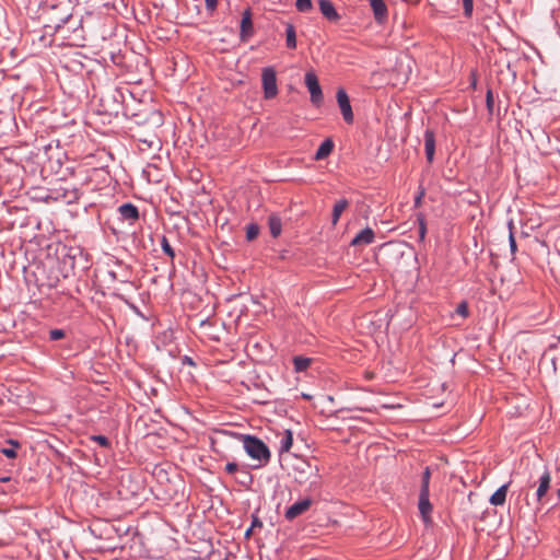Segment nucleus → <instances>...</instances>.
Listing matches in <instances>:
<instances>
[{"label": "nucleus", "mask_w": 560, "mask_h": 560, "mask_svg": "<svg viewBox=\"0 0 560 560\" xmlns=\"http://www.w3.org/2000/svg\"><path fill=\"white\" fill-rule=\"evenodd\" d=\"M243 444L248 456L259 462L257 467L265 466L269 463L271 454L262 440L254 435H243Z\"/></svg>", "instance_id": "nucleus-1"}, {"label": "nucleus", "mask_w": 560, "mask_h": 560, "mask_svg": "<svg viewBox=\"0 0 560 560\" xmlns=\"http://www.w3.org/2000/svg\"><path fill=\"white\" fill-rule=\"evenodd\" d=\"M261 82L264 89V97L266 100H271L276 97L278 94V86L277 74L273 68L267 67L262 69Z\"/></svg>", "instance_id": "nucleus-2"}, {"label": "nucleus", "mask_w": 560, "mask_h": 560, "mask_svg": "<svg viewBox=\"0 0 560 560\" xmlns=\"http://www.w3.org/2000/svg\"><path fill=\"white\" fill-rule=\"evenodd\" d=\"M304 81L311 95V102L315 105L320 104L323 102V91L317 75L313 71H307Z\"/></svg>", "instance_id": "nucleus-3"}, {"label": "nucleus", "mask_w": 560, "mask_h": 560, "mask_svg": "<svg viewBox=\"0 0 560 560\" xmlns=\"http://www.w3.org/2000/svg\"><path fill=\"white\" fill-rule=\"evenodd\" d=\"M336 98H337V103L340 108L343 120L348 125L353 124L354 115H353L352 107L350 104V98H349L346 90L342 88L338 89L337 93H336Z\"/></svg>", "instance_id": "nucleus-4"}, {"label": "nucleus", "mask_w": 560, "mask_h": 560, "mask_svg": "<svg viewBox=\"0 0 560 560\" xmlns=\"http://www.w3.org/2000/svg\"><path fill=\"white\" fill-rule=\"evenodd\" d=\"M313 504V500L311 498H304L285 510L284 517L288 521H293L300 515L304 514Z\"/></svg>", "instance_id": "nucleus-5"}, {"label": "nucleus", "mask_w": 560, "mask_h": 560, "mask_svg": "<svg viewBox=\"0 0 560 560\" xmlns=\"http://www.w3.org/2000/svg\"><path fill=\"white\" fill-rule=\"evenodd\" d=\"M254 35V26L252 20V10L247 8L242 13V20L240 25V39L247 42Z\"/></svg>", "instance_id": "nucleus-6"}, {"label": "nucleus", "mask_w": 560, "mask_h": 560, "mask_svg": "<svg viewBox=\"0 0 560 560\" xmlns=\"http://www.w3.org/2000/svg\"><path fill=\"white\" fill-rule=\"evenodd\" d=\"M118 213L122 220L128 221L130 224H133L139 220V210L130 202L119 206Z\"/></svg>", "instance_id": "nucleus-7"}, {"label": "nucleus", "mask_w": 560, "mask_h": 560, "mask_svg": "<svg viewBox=\"0 0 560 560\" xmlns=\"http://www.w3.org/2000/svg\"><path fill=\"white\" fill-rule=\"evenodd\" d=\"M82 196V191L77 187L61 188L57 196V199L62 200L67 205L77 203Z\"/></svg>", "instance_id": "nucleus-8"}, {"label": "nucleus", "mask_w": 560, "mask_h": 560, "mask_svg": "<svg viewBox=\"0 0 560 560\" xmlns=\"http://www.w3.org/2000/svg\"><path fill=\"white\" fill-rule=\"evenodd\" d=\"M320 13L330 22L340 20V14L337 12L334 3L330 0H318Z\"/></svg>", "instance_id": "nucleus-9"}, {"label": "nucleus", "mask_w": 560, "mask_h": 560, "mask_svg": "<svg viewBox=\"0 0 560 560\" xmlns=\"http://www.w3.org/2000/svg\"><path fill=\"white\" fill-rule=\"evenodd\" d=\"M424 151H425V158L429 163H432L434 160V153H435V135L434 131L431 129H427L424 131Z\"/></svg>", "instance_id": "nucleus-10"}, {"label": "nucleus", "mask_w": 560, "mask_h": 560, "mask_svg": "<svg viewBox=\"0 0 560 560\" xmlns=\"http://www.w3.org/2000/svg\"><path fill=\"white\" fill-rule=\"evenodd\" d=\"M375 234L371 228H365L360 231L351 241V246L370 245L374 242Z\"/></svg>", "instance_id": "nucleus-11"}, {"label": "nucleus", "mask_w": 560, "mask_h": 560, "mask_svg": "<svg viewBox=\"0 0 560 560\" xmlns=\"http://www.w3.org/2000/svg\"><path fill=\"white\" fill-rule=\"evenodd\" d=\"M430 492H420L419 493V512L423 518V521L427 523L430 521V514L432 512V504L430 503Z\"/></svg>", "instance_id": "nucleus-12"}, {"label": "nucleus", "mask_w": 560, "mask_h": 560, "mask_svg": "<svg viewBox=\"0 0 560 560\" xmlns=\"http://www.w3.org/2000/svg\"><path fill=\"white\" fill-rule=\"evenodd\" d=\"M372 8L375 20L382 23L387 18V5L384 0H369Z\"/></svg>", "instance_id": "nucleus-13"}, {"label": "nucleus", "mask_w": 560, "mask_h": 560, "mask_svg": "<svg viewBox=\"0 0 560 560\" xmlns=\"http://www.w3.org/2000/svg\"><path fill=\"white\" fill-rule=\"evenodd\" d=\"M550 472L547 468H545V471L539 478V486L536 491L537 500L540 501L547 493L548 489L550 488Z\"/></svg>", "instance_id": "nucleus-14"}, {"label": "nucleus", "mask_w": 560, "mask_h": 560, "mask_svg": "<svg viewBox=\"0 0 560 560\" xmlns=\"http://www.w3.org/2000/svg\"><path fill=\"white\" fill-rule=\"evenodd\" d=\"M334 141L330 138L325 139L318 147L314 159L320 161L326 159L334 150Z\"/></svg>", "instance_id": "nucleus-15"}, {"label": "nucleus", "mask_w": 560, "mask_h": 560, "mask_svg": "<svg viewBox=\"0 0 560 560\" xmlns=\"http://www.w3.org/2000/svg\"><path fill=\"white\" fill-rule=\"evenodd\" d=\"M510 487V482L502 485L497 491L490 497L489 502L494 505H503L506 500L508 489Z\"/></svg>", "instance_id": "nucleus-16"}, {"label": "nucleus", "mask_w": 560, "mask_h": 560, "mask_svg": "<svg viewBox=\"0 0 560 560\" xmlns=\"http://www.w3.org/2000/svg\"><path fill=\"white\" fill-rule=\"evenodd\" d=\"M268 226H269V231H270V234L272 235V237L276 238V237L280 236V234L282 232L281 218L276 213H271L268 217Z\"/></svg>", "instance_id": "nucleus-17"}, {"label": "nucleus", "mask_w": 560, "mask_h": 560, "mask_svg": "<svg viewBox=\"0 0 560 560\" xmlns=\"http://www.w3.org/2000/svg\"><path fill=\"white\" fill-rule=\"evenodd\" d=\"M349 206V201L345 198L342 199H339L335 205H334V208H332V213H331V223L332 225H336L342 214V212L348 208Z\"/></svg>", "instance_id": "nucleus-18"}, {"label": "nucleus", "mask_w": 560, "mask_h": 560, "mask_svg": "<svg viewBox=\"0 0 560 560\" xmlns=\"http://www.w3.org/2000/svg\"><path fill=\"white\" fill-rule=\"evenodd\" d=\"M285 45L289 49L296 48V32L293 24L288 23L285 26Z\"/></svg>", "instance_id": "nucleus-19"}, {"label": "nucleus", "mask_w": 560, "mask_h": 560, "mask_svg": "<svg viewBox=\"0 0 560 560\" xmlns=\"http://www.w3.org/2000/svg\"><path fill=\"white\" fill-rule=\"evenodd\" d=\"M293 435L290 430H285L283 435L280 439V453L289 452L292 447Z\"/></svg>", "instance_id": "nucleus-20"}, {"label": "nucleus", "mask_w": 560, "mask_h": 560, "mask_svg": "<svg viewBox=\"0 0 560 560\" xmlns=\"http://www.w3.org/2000/svg\"><path fill=\"white\" fill-rule=\"evenodd\" d=\"M312 360L306 357L298 355L293 358V365L295 372H304L311 365Z\"/></svg>", "instance_id": "nucleus-21"}, {"label": "nucleus", "mask_w": 560, "mask_h": 560, "mask_svg": "<svg viewBox=\"0 0 560 560\" xmlns=\"http://www.w3.org/2000/svg\"><path fill=\"white\" fill-rule=\"evenodd\" d=\"M7 443L10 444L12 447H3V448H1V453L8 458H16V456H18L16 448L20 447L19 441L9 439L7 441Z\"/></svg>", "instance_id": "nucleus-22"}, {"label": "nucleus", "mask_w": 560, "mask_h": 560, "mask_svg": "<svg viewBox=\"0 0 560 560\" xmlns=\"http://www.w3.org/2000/svg\"><path fill=\"white\" fill-rule=\"evenodd\" d=\"M430 479H431V470L429 467H425L424 468V471L422 474V478H421V488H420V492H430Z\"/></svg>", "instance_id": "nucleus-23"}, {"label": "nucleus", "mask_w": 560, "mask_h": 560, "mask_svg": "<svg viewBox=\"0 0 560 560\" xmlns=\"http://www.w3.org/2000/svg\"><path fill=\"white\" fill-rule=\"evenodd\" d=\"M417 221L419 224L418 234H419V241L423 242L427 235V222L423 214H418Z\"/></svg>", "instance_id": "nucleus-24"}, {"label": "nucleus", "mask_w": 560, "mask_h": 560, "mask_svg": "<svg viewBox=\"0 0 560 560\" xmlns=\"http://www.w3.org/2000/svg\"><path fill=\"white\" fill-rule=\"evenodd\" d=\"M161 247L163 253L167 255L172 260L175 258V252L165 235H163L161 238Z\"/></svg>", "instance_id": "nucleus-25"}, {"label": "nucleus", "mask_w": 560, "mask_h": 560, "mask_svg": "<svg viewBox=\"0 0 560 560\" xmlns=\"http://www.w3.org/2000/svg\"><path fill=\"white\" fill-rule=\"evenodd\" d=\"M509 229H510V234H509L510 252L512 254V257L514 258L515 253L517 250V245H516V241H515L514 233H513V222L512 221L509 222Z\"/></svg>", "instance_id": "nucleus-26"}, {"label": "nucleus", "mask_w": 560, "mask_h": 560, "mask_svg": "<svg viewBox=\"0 0 560 560\" xmlns=\"http://www.w3.org/2000/svg\"><path fill=\"white\" fill-rule=\"evenodd\" d=\"M259 234V226L256 223H250L246 228L247 241H254Z\"/></svg>", "instance_id": "nucleus-27"}, {"label": "nucleus", "mask_w": 560, "mask_h": 560, "mask_svg": "<svg viewBox=\"0 0 560 560\" xmlns=\"http://www.w3.org/2000/svg\"><path fill=\"white\" fill-rule=\"evenodd\" d=\"M262 527V522L260 521V518L253 514L252 515V524H250V527L245 532V537L248 538L255 528H261Z\"/></svg>", "instance_id": "nucleus-28"}, {"label": "nucleus", "mask_w": 560, "mask_h": 560, "mask_svg": "<svg viewBox=\"0 0 560 560\" xmlns=\"http://www.w3.org/2000/svg\"><path fill=\"white\" fill-rule=\"evenodd\" d=\"M296 10L299 12H308L313 8L312 0H296L295 2Z\"/></svg>", "instance_id": "nucleus-29"}, {"label": "nucleus", "mask_w": 560, "mask_h": 560, "mask_svg": "<svg viewBox=\"0 0 560 560\" xmlns=\"http://www.w3.org/2000/svg\"><path fill=\"white\" fill-rule=\"evenodd\" d=\"M456 314L466 318L469 315L468 303L466 301L460 302L456 307Z\"/></svg>", "instance_id": "nucleus-30"}, {"label": "nucleus", "mask_w": 560, "mask_h": 560, "mask_svg": "<svg viewBox=\"0 0 560 560\" xmlns=\"http://www.w3.org/2000/svg\"><path fill=\"white\" fill-rule=\"evenodd\" d=\"M486 105H487L488 112L490 114H492L493 106H494V98H493V93L490 89L486 93Z\"/></svg>", "instance_id": "nucleus-31"}, {"label": "nucleus", "mask_w": 560, "mask_h": 560, "mask_svg": "<svg viewBox=\"0 0 560 560\" xmlns=\"http://www.w3.org/2000/svg\"><path fill=\"white\" fill-rule=\"evenodd\" d=\"M464 15L470 18L474 10V0H463Z\"/></svg>", "instance_id": "nucleus-32"}, {"label": "nucleus", "mask_w": 560, "mask_h": 560, "mask_svg": "<svg viewBox=\"0 0 560 560\" xmlns=\"http://www.w3.org/2000/svg\"><path fill=\"white\" fill-rule=\"evenodd\" d=\"M92 440L103 447H109L110 442L105 435H93Z\"/></svg>", "instance_id": "nucleus-33"}, {"label": "nucleus", "mask_w": 560, "mask_h": 560, "mask_svg": "<svg viewBox=\"0 0 560 560\" xmlns=\"http://www.w3.org/2000/svg\"><path fill=\"white\" fill-rule=\"evenodd\" d=\"M65 337V331L62 329H51L49 331V339L55 341V340H60Z\"/></svg>", "instance_id": "nucleus-34"}, {"label": "nucleus", "mask_w": 560, "mask_h": 560, "mask_svg": "<svg viewBox=\"0 0 560 560\" xmlns=\"http://www.w3.org/2000/svg\"><path fill=\"white\" fill-rule=\"evenodd\" d=\"M238 470V465L235 462H230L225 465V471L229 475H233Z\"/></svg>", "instance_id": "nucleus-35"}, {"label": "nucleus", "mask_w": 560, "mask_h": 560, "mask_svg": "<svg viewBox=\"0 0 560 560\" xmlns=\"http://www.w3.org/2000/svg\"><path fill=\"white\" fill-rule=\"evenodd\" d=\"M205 3H206V9L210 13H212L217 9L218 0H205Z\"/></svg>", "instance_id": "nucleus-36"}, {"label": "nucleus", "mask_w": 560, "mask_h": 560, "mask_svg": "<svg viewBox=\"0 0 560 560\" xmlns=\"http://www.w3.org/2000/svg\"><path fill=\"white\" fill-rule=\"evenodd\" d=\"M182 363L184 365L196 366V362L192 360V358H190L188 355H184L182 358Z\"/></svg>", "instance_id": "nucleus-37"}, {"label": "nucleus", "mask_w": 560, "mask_h": 560, "mask_svg": "<svg viewBox=\"0 0 560 560\" xmlns=\"http://www.w3.org/2000/svg\"><path fill=\"white\" fill-rule=\"evenodd\" d=\"M424 195V191H420L419 195L415 198V206L418 207L421 205V201H422V197Z\"/></svg>", "instance_id": "nucleus-38"}, {"label": "nucleus", "mask_w": 560, "mask_h": 560, "mask_svg": "<svg viewBox=\"0 0 560 560\" xmlns=\"http://www.w3.org/2000/svg\"><path fill=\"white\" fill-rule=\"evenodd\" d=\"M8 480H9V478H8V477L1 478V481H2V482H5V481H8Z\"/></svg>", "instance_id": "nucleus-39"}, {"label": "nucleus", "mask_w": 560, "mask_h": 560, "mask_svg": "<svg viewBox=\"0 0 560 560\" xmlns=\"http://www.w3.org/2000/svg\"><path fill=\"white\" fill-rule=\"evenodd\" d=\"M50 287H55L56 285V282H50L49 283Z\"/></svg>", "instance_id": "nucleus-40"}, {"label": "nucleus", "mask_w": 560, "mask_h": 560, "mask_svg": "<svg viewBox=\"0 0 560 560\" xmlns=\"http://www.w3.org/2000/svg\"><path fill=\"white\" fill-rule=\"evenodd\" d=\"M3 405V399L0 397V407Z\"/></svg>", "instance_id": "nucleus-41"}, {"label": "nucleus", "mask_w": 560, "mask_h": 560, "mask_svg": "<svg viewBox=\"0 0 560 560\" xmlns=\"http://www.w3.org/2000/svg\"><path fill=\"white\" fill-rule=\"evenodd\" d=\"M557 494H558V498H559V500H560V488L558 489Z\"/></svg>", "instance_id": "nucleus-42"}, {"label": "nucleus", "mask_w": 560, "mask_h": 560, "mask_svg": "<svg viewBox=\"0 0 560 560\" xmlns=\"http://www.w3.org/2000/svg\"><path fill=\"white\" fill-rule=\"evenodd\" d=\"M558 340L560 341V335L558 336Z\"/></svg>", "instance_id": "nucleus-43"}]
</instances>
